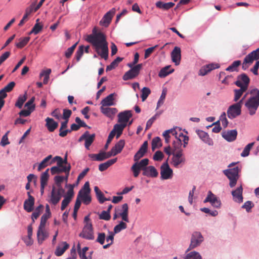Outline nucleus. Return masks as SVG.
<instances>
[{
	"mask_svg": "<svg viewBox=\"0 0 259 259\" xmlns=\"http://www.w3.org/2000/svg\"><path fill=\"white\" fill-rule=\"evenodd\" d=\"M85 40L92 44L97 53L105 60L108 57V43L105 35L101 32H97L96 28L93 30V34L87 35Z\"/></svg>",
	"mask_w": 259,
	"mask_h": 259,
	"instance_id": "obj_1",
	"label": "nucleus"
},
{
	"mask_svg": "<svg viewBox=\"0 0 259 259\" xmlns=\"http://www.w3.org/2000/svg\"><path fill=\"white\" fill-rule=\"evenodd\" d=\"M251 97L245 104L250 115H253L259 106V90L254 89L250 91Z\"/></svg>",
	"mask_w": 259,
	"mask_h": 259,
	"instance_id": "obj_2",
	"label": "nucleus"
},
{
	"mask_svg": "<svg viewBox=\"0 0 259 259\" xmlns=\"http://www.w3.org/2000/svg\"><path fill=\"white\" fill-rule=\"evenodd\" d=\"M240 169L238 166L234 167L223 170V173L229 179V186L231 188H233L237 184V180L239 179V172Z\"/></svg>",
	"mask_w": 259,
	"mask_h": 259,
	"instance_id": "obj_3",
	"label": "nucleus"
},
{
	"mask_svg": "<svg viewBox=\"0 0 259 259\" xmlns=\"http://www.w3.org/2000/svg\"><path fill=\"white\" fill-rule=\"evenodd\" d=\"M135 161V163L131 167V170L133 172L134 177L137 178L140 174L141 170L144 171L146 169L149 161L148 158H145L141 160L140 162H138V161Z\"/></svg>",
	"mask_w": 259,
	"mask_h": 259,
	"instance_id": "obj_4",
	"label": "nucleus"
},
{
	"mask_svg": "<svg viewBox=\"0 0 259 259\" xmlns=\"http://www.w3.org/2000/svg\"><path fill=\"white\" fill-rule=\"evenodd\" d=\"M242 100L239 102L230 106L227 110L228 116L230 119H233L240 115L241 113Z\"/></svg>",
	"mask_w": 259,
	"mask_h": 259,
	"instance_id": "obj_5",
	"label": "nucleus"
},
{
	"mask_svg": "<svg viewBox=\"0 0 259 259\" xmlns=\"http://www.w3.org/2000/svg\"><path fill=\"white\" fill-rule=\"evenodd\" d=\"M203 241V237L201 233L198 231L194 232L192 234L190 244L187 251L200 245Z\"/></svg>",
	"mask_w": 259,
	"mask_h": 259,
	"instance_id": "obj_6",
	"label": "nucleus"
},
{
	"mask_svg": "<svg viewBox=\"0 0 259 259\" xmlns=\"http://www.w3.org/2000/svg\"><path fill=\"white\" fill-rule=\"evenodd\" d=\"M79 236L88 240L94 239V231L91 223H87L83 227Z\"/></svg>",
	"mask_w": 259,
	"mask_h": 259,
	"instance_id": "obj_7",
	"label": "nucleus"
},
{
	"mask_svg": "<svg viewBox=\"0 0 259 259\" xmlns=\"http://www.w3.org/2000/svg\"><path fill=\"white\" fill-rule=\"evenodd\" d=\"M172 155L171 163L175 167L178 168L180 166L181 164L185 163V158L183 156L182 150H178L176 152H173Z\"/></svg>",
	"mask_w": 259,
	"mask_h": 259,
	"instance_id": "obj_8",
	"label": "nucleus"
},
{
	"mask_svg": "<svg viewBox=\"0 0 259 259\" xmlns=\"http://www.w3.org/2000/svg\"><path fill=\"white\" fill-rule=\"evenodd\" d=\"M142 67V64H139L133 67L125 73L122 77L123 79L124 80H128L135 78L139 75Z\"/></svg>",
	"mask_w": 259,
	"mask_h": 259,
	"instance_id": "obj_9",
	"label": "nucleus"
},
{
	"mask_svg": "<svg viewBox=\"0 0 259 259\" xmlns=\"http://www.w3.org/2000/svg\"><path fill=\"white\" fill-rule=\"evenodd\" d=\"M119 217L121 218L122 221L127 223L130 222L128 219V206L127 203L122 204L120 212L118 213L117 210H115V213L113 215V219L115 220Z\"/></svg>",
	"mask_w": 259,
	"mask_h": 259,
	"instance_id": "obj_10",
	"label": "nucleus"
},
{
	"mask_svg": "<svg viewBox=\"0 0 259 259\" xmlns=\"http://www.w3.org/2000/svg\"><path fill=\"white\" fill-rule=\"evenodd\" d=\"M161 179L167 180L171 179L172 177L173 171L170 168L167 162L163 163L160 166Z\"/></svg>",
	"mask_w": 259,
	"mask_h": 259,
	"instance_id": "obj_11",
	"label": "nucleus"
},
{
	"mask_svg": "<svg viewBox=\"0 0 259 259\" xmlns=\"http://www.w3.org/2000/svg\"><path fill=\"white\" fill-rule=\"evenodd\" d=\"M203 202L204 203L209 202L213 207L215 208H220L221 205V200L210 191H208L207 196Z\"/></svg>",
	"mask_w": 259,
	"mask_h": 259,
	"instance_id": "obj_12",
	"label": "nucleus"
},
{
	"mask_svg": "<svg viewBox=\"0 0 259 259\" xmlns=\"http://www.w3.org/2000/svg\"><path fill=\"white\" fill-rule=\"evenodd\" d=\"M250 82V79L245 73H242L238 76L237 80L235 82V84L237 87H242L247 89Z\"/></svg>",
	"mask_w": 259,
	"mask_h": 259,
	"instance_id": "obj_13",
	"label": "nucleus"
},
{
	"mask_svg": "<svg viewBox=\"0 0 259 259\" xmlns=\"http://www.w3.org/2000/svg\"><path fill=\"white\" fill-rule=\"evenodd\" d=\"M116 12V9L112 8L104 16L100 22L101 25L107 27L110 23L112 18Z\"/></svg>",
	"mask_w": 259,
	"mask_h": 259,
	"instance_id": "obj_14",
	"label": "nucleus"
},
{
	"mask_svg": "<svg viewBox=\"0 0 259 259\" xmlns=\"http://www.w3.org/2000/svg\"><path fill=\"white\" fill-rule=\"evenodd\" d=\"M132 113L131 110H126L120 112L118 115V122L120 123H124L127 125L130 118L132 117Z\"/></svg>",
	"mask_w": 259,
	"mask_h": 259,
	"instance_id": "obj_15",
	"label": "nucleus"
},
{
	"mask_svg": "<svg viewBox=\"0 0 259 259\" xmlns=\"http://www.w3.org/2000/svg\"><path fill=\"white\" fill-rule=\"evenodd\" d=\"M126 124L124 123H117L115 124L114 126L113 130L111 131L110 134H111L113 136L116 135V139H118L120 137L122 133V132L124 128L126 127Z\"/></svg>",
	"mask_w": 259,
	"mask_h": 259,
	"instance_id": "obj_16",
	"label": "nucleus"
},
{
	"mask_svg": "<svg viewBox=\"0 0 259 259\" xmlns=\"http://www.w3.org/2000/svg\"><path fill=\"white\" fill-rule=\"evenodd\" d=\"M49 237V233L46 230L45 227H38L37 237L38 242L41 244Z\"/></svg>",
	"mask_w": 259,
	"mask_h": 259,
	"instance_id": "obj_17",
	"label": "nucleus"
},
{
	"mask_svg": "<svg viewBox=\"0 0 259 259\" xmlns=\"http://www.w3.org/2000/svg\"><path fill=\"white\" fill-rule=\"evenodd\" d=\"M148 142L145 141L140 148L138 152L135 154L134 157V161H139V160L144 156L146 153L148 148Z\"/></svg>",
	"mask_w": 259,
	"mask_h": 259,
	"instance_id": "obj_18",
	"label": "nucleus"
},
{
	"mask_svg": "<svg viewBox=\"0 0 259 259\" xmlns=\"http://www.w3.org/2000/svg\"><path fill=\"white\" fill-rule=\"evenodd\" d=\"M181 49L178 47H175L171 53L172 61L176 65H179L180 63L181 58Z\"/></svg>",
	"mask_w": 259,
	"mask_h": 259,
	"instance_id": "obj_19",
	"label": "nucleus"
},
{
	"mask_svg": "<svg viewBox=\"0 0 259 259\" xmlns=\"http://www.w3.org/2000/svg\"><path fill=\"white\" fill-rule=\"evenodd\" d=\"M242 193L243 188L241 185L235 190L232 191L231 193L233 197L234 201L238 203L242 202L243 198Z\"/></svg>",
	"mask_w": 259,
	"mask_h": 259,
	"instance_id": "obj_20",
	"label": "nucleus"
},
{
	"mask_svg": "<svg viewBox=\"0 0 259 259\" xmlns=\"http://www.w3.org/2000/svg\"><path fill=\"white\" fill-rule=\"evenodd\" d=\"M100 110L103 114L111 118H113L118 111L115 108L104 107L103 106L100 107Z\"/></svg>",
	"mask_w": 259,
	"mask_h": 259,
	"instance_id": "obj_21",
	"label": "nucleus"
},
{
	"mask_svg": "<svg viewBox=\"0 0 259 259\" xmlns=\"http://www.w3.org/2000/svg\"><path fill=\"white\" fill-rule=\"evenodd\" d=\"M46 126L50 132H54L58 126V123L53 118L47 117L46 118Z\"/></svg>",
	"mask_w": 259,
	"mask_h": 259,
	"instance_id": "obj_22",
	"label": "nucleus"
},
{
	"mask_svg": "<svg viewBox=\"0 0 259 259\" xmlns=\"http://www.w3.org/2000/svg\"><path fill=\"white\" fill-rule=\"evenodd\" d=\"M61 197L62 196L59 193L56 192V188L53 187L51 191L49 202L54 205H56L60 201Z\"/></svg>",
	"mask_w": 259,
	"mask_h": 259,
	"instance_id": "obj_23",
	"label": "nucleus"
},
{
	"mask_svg": "<svg viewBox=\"0 0 259 259\" xmlns=\"http://www.w3.org/2000/svg\"><path fill=\"white\" fill-rule=\"evenodd\" d=\"M237 132L236 130H230L222 134L223 137L229 142L234 141L237 137Z\"/></svg>",
	"mask_w": 259,
	"mask_h": 259,
	"instance_id": "obj_24",
	"label": "nucleus"
},
{
	"mask_svg": "<svg viewBox=\"0 0 259 259\" xmlns=\"http://www.w3.org/2000/svg\"><path fill=\"white\" fill-rule=\"evenodd\" d=\"M143 175L149 177L156 178L158 176V172L154 166L150 165L147 166L143 172Z\"/></svg>",
	"mask_w": 259,
	"mask_h": 259,
	"instance_id": "obj_25",
	"label": "nucleus"
},
{
	"mask_svg": "<svg viewBox=\"0 0 259 259\" xmlns=\"http://www.w3.org/2000/svg\"><path fill=\"white\" fill-rule=\"evenodd\" d=\"M69 244L66 242H62L57 246L55 254L57 256L62 255L64 252L69 248Z\"/></svg>",
	"mask_w": 259,
	"mask_h": 259,
	"instance_id": "obj_26",
	"label": "nucleus"
},
{
	"mask_svg": "<svg viewBox=\"0 0 259 259\" xmlns=\"http://www.w3.org/2000/svg\"><path fill=\"white\" fill-rule=\"evenodd\" d=\"M196 133L199 137L205 143L209 145H212L213 144L212 140L209 138L207 133L201 130H197Z\"/></svg>",
	"mask_w": 259,
	"mask_h": 259,
	"instance_id": "obj_27",
	"label": "nucleus"
},
{
	"mask_svg": "<svg viewBox=\"0 0 259 259\" xmlns=\"http://www.w3.org/2000/svg\"><path fill=\"white\" fill-rule=\"evenodd\" d=\"M52 155H49L47 157H46L45 159H44L39 164L37 170L38 171H40L42 169L46 167L47 166L51 165L53 163Z\"/></svg>",
	"mask_w": 259,
	"mask_h": 259,
	"instance_id": "obj_28",
	"label": "nucleus"
},
{
	"mask_svg": "<svg viewBox=\"0 0 259 259\" xmlns=\"http://www.w3.org/2000/svg\"><path fill=\"white\" fill-rule=\"evenodd\" d=\"M245 61H247L252 63L254 60L259 59V48L256 49L255 50L252 51L246 56Z\"/></svg>",
	"mask_w": 259,
	"mask_h": 259,
	"instance_id": "obj_29",
	"label": "nucleus"
},
{
	"mask_svg": "<svg viewBox=\"0 0 259 259\" xmlns=\"http://www.w3.org/2000/svg\"><path fill=\"white\" fill-rule=\"evenodd\" d=\"M71 169L70 164H68V167H60L57 166H53L51 168V173L52 175L59 174L62 172H68Z\"/></svg>",
	"mask_w": 259,
	"mask_h": 259,
	"instance_id": "obj_30",
	"label": "nucleus"
},
{
	"mask_svg": "<svg viewBox=\"0 0 259 259\" xmlns=\"http://www.w3.org/2000/svg\"><path fill=\"white\" fill-rule=\"evenodd\" d=\"M114 94H111L103 99L101 102V106L104 107L114 105Z\"/></svg>",
	"mask_w": 259,
	"mask_h": 259,
	"instance_id": "obj_31",
	"label": "nucleus"
},
{
	"mask_svg": "<svg viewBox=\"0 0 259 259\" xmlns=\"http://www.w3.org/2000/svg\"><path fill=\"white\" fill-rule=\"evenodd\" d=\"M89 194L90 193L82 192V190H80L78 192L77 196L82 201L84 204L88 205L91 201V197Z\"/></svg>",
	"mask_w": 259,
	"mask_h": 259,
	"instance_id": "obj_32",
	"label": "nucleus"
},
{
	"mask_svg": "<svg viewBox=\"0 0 259 259\" xmlns=\"http://www.w3.org/2000/svg\"><path fill=\"white\" fill-rule=\"evenodd\" d=\"M34 199L30 197V199H26L24 202V209L27 212H30L33 209L34 204Z\"/></svg>",
	"mask_w": 259,
	"mask_h": 259,
	"instance_id": "obj_33",
	"label": "nucleus"
},
{
	"mask_svg": "<svg viewBox=\"0 0 259 259\" xmlns=\"http://www.w3.org/2000/svg\"><path fill=\"white\" fill-rule=\"evenodd\" d=\"M94 191L96 193L97 197L100 203H104L105 201L110 200L109 198H106L104 197L103 193L100 191L98 187L95 186L94 187Z\"/></svg>",
	"mask_w": 259,
	"mask_h": 259,
	"instance_id": "obj_34",
	"label": "nucleus"
},
{
	"mask_svg": "<svg viewBox=\"0 0 259 259\" xmlns=\"http://www.w3.org/2000/svg\"><path fill=\"white\" fill-rule=\"evenodd\" d=\"M125 145V141L124 140H120L114 147H112V149L113 151L115 152V154L117 155L118 153H120L124 146Z\"/></svg>",
	"mask_w": 259,
	"mask_h": 259,
	"instance_id": "obj_35",
	"label": "nucleus"
},
{
	"mask_svg": "<svg viewBox=\"0 0 259 259\" xmlns=\"http://www.w3.org/2000/svg\"><path fill=\"white\" fill-rule=\"evenodd\" d=\"M27 98V93L25 92L23 95H20L18 98V99L15 103V106L20 109L22 107L24 103L26 101Z\"/></svg>",
	"mask_w": 259,
	"mask_h": 259,
	"instance_id": "obj_36",
	"label": "nucleus"
},
{
	"mask_svg": "<svg viewBox=\"0 0 259 259\" xmlns=\"http://www.w3.org/2000/svg\"><path fill=\"white\" fill-rule=\"evenodd\" d=\"M95 138V134L90 135L88 132V134L86 135L85 138L84 146L87 149H89L90 146L92 145Z\"/></svg>",
	"mask_w": 259,
	"mask_h": 259,
	"instance_id": "obj_37",
	"label": "nucleus"
},
{
	"mask_svg": "<svg viewBox=\"0 0 259 259\" xmlns=\"http://www.w3.org/2000/svg\"><path fill=\"white\" fill-rule=\"evenodd\" d=\"M122 60V58H120L119 57H117L113 61L111 62L109 65L107 66L106 69V71L107 72L114 69L118 66V63H120Z\"/></svg>",
	"mask_w": 259,
	"mask_h": 259,
	"instance_id": "obj_38",
	"label": "nucleus"
},
{
	"mask_svg": "<svg viewBox=\"0 0 259 259\" xmlns=\"http://www.w3.org/2000/svg\"><path fill=\"white\" fill-rule=\"evenodd\" d=\"M30 40V37H21L19 39V42L16 43V46L19 49H22L25 47Z\"/></svg>",
	"mask_w": 259,
	"mask_h": 259,
	"instance_id": "obj_39",
	"label": "nucleus"
},
{
	"mask_svg": "<svg viewBox=\"0 0 259 259\" xmlns=\"http://www.w3.org/2000/svg\"><path fill=\"white\" fill-rule=\"evenodd\" d=\"M170 66H166L162 68L159 72L158 75L160 77H164L172 73L174 71V69L169 70Z\"/></svg>",
	"mask_w": 259,
	"mask_h": 259,
	"instance_id": "obj_40",
	"label": "nucleus"
},
{
	"mask_svg": "<svg viewBox=\"0 0 259 259\" xmlns=\"http://www.w3.org/2000/svg\"><path fill=\"white\" fill-rule=\"evenodd\" d=\"M126 222L121 221L118 225H116L114 228V232L115 234L118 233L121 230H124L127 228Z\"/></svg>",
	"mask_w": 259,
	"mask_h": 259,
	"instance_id": "obj_41",
	"label": "nucleus"
},
{
	"mask_svg": "<svg viewBox=\"0 0 259 259\" xmlns=\"http://www.w3.org/2000/svg\"><path fill=\"white\" fill-rule=\"evenodd\" d=\"M49 169L48 168L44 172L40 177V185L46 186L47 185L48 181L49 179Z\"/></svg>",
	"mask_w": 259,
	"mask_h": 259,
	"instance_id": "obj_42",
	"label": "nucleus"
},
{
	"mask_svg": "<svg viewBox=\"0 0 259 259\" xmlns=\"http://www.w3.org/2000/svg\"><path fill=\"white\" fill-rule=\"evenodd\" d=\"M51 72V69H48L46 70H43L40 73V77H41L42 76H44V78L43 80V83L45 84H46L48 83L49 79V76Z\"/></svg>",
	"mask_w": 259,
	"mask_h": 259,
	"instance_id": "obj_43",
	"label": "nucleus"
},
{
	"mask_svg": "<svg viewBox=\"0 0 259 259\" xmlns=\"http://www.w3.org/2000/svg\"><path fill=\"white\" fill-rule=\"evenodd\" d=\"M240 88V89H236L234 90L235 97L234 100V101H237L242 95L243 93L245 92L247 89L242 88V87H239Z\"/></svg>",
	"mask_w": 259,
	"mask_h": 259,
	"instance_id": "obj_44",
	"label": "nucleus"
},
{
	"mask_svg": "<svg viewBox=\"0 0 259 259\" xmlns=\"http://www.w3.org/2000/svg\"><path fill=\"white\" fill-rule=\"evenodd\" d=\"M241 64V61L237 60L233 62V63L226 68L227 71H237V68Z\"/></svg>",
	"mask_w": 259,
	"mask_h": 259,
	"instance_id": "obj_45",
	"label": "nucleus"
},
{
	"mask_svg": "<svg viewBox=\"0 0 259 259\" xmlns=\"http://www.w3.org/2000/svg\"><path fill=\"white\" fill-rule=\"evenodd\" d=\"M161 146V139L159 137H157L153 139L152 141V150L154 151L156 148Z\"/></svg>",
	"mask_w": 259,
	"mask_h": 259,
	"instance_id": "obj_46",
	"label": "nucleus"
},
{
	"mask_svg": "<svg viewBox=\"0 0 259 259\" xmlns=\"http://www.w3.org/2000/svg\"><path fill=\"white\" fill-rule=\"evenodd\" d=\"M185 259H202V257L198 252L192 251L186 255Z\"/></svg>",
	"mask_w": 259,
	"mask_h": 259,
	"instance_id": "obj_47",
	"label": "nucleus"
},
{
	"mask_svg": "<svg viewBox=\"0 0 259 259\" xmlns=\"http://www.w3.org/2000/svg\"><path fill=\"white\" fill-rule=\"evenodd\" d=\"M68 187V190L67 192L66 195L65 196L64 198H66L67 199H69V200H71L72 197L74 196V185L69 184L68 185H66Z\"/></svg>",
	"mask_w": 259,
	"mask_h": 259,
	"instance_id": "obj_48",
	"label": "nucleus"
},
{
	"mask_svg": "<svg viewBox=\"0 0 259 259\" xmlns=\"http://www.w3.org/2000/svg\"><path fill=\"white\" fill-rule=\"evenodd\" d=\"M38 21H39L38 19L36 20V22L37 23L33 26V28L32 29V30L30 32V34L34 33L35 34H37L42 29V25H40V24H39L38 23Z\"/></svg>",
	"mask_w": 259,
	"mask_h": 259,
	"instance_id": "obj_49",
	"label": "nucleus"
},
{
	"mask_svg": "<svg viewBox=\"0 0 259 259\" xmlns=\"http://www.w3.org/2000/svg\"><path fill=\"white\" fill-rule=\"evenodd\" d=\"M141 98L142 101H144L151 93V91L149 88L147 87H144L141 91Z\"/></svg>",
	"mask_w": 259,
	"mask_h": 259,
	"instance_id": "obj_50",
	"label": "nucleus"
},
{
	"mask_svg": "<svg viewBox=\"0 0 259 259\" xmlns=\"http://www.w3.org/2000/svg\"><path fill=\"white\" fill-rule=\"evenodd\" d=\"M253 145H254L253 142L249 143L248 145H247L241 154V156H242V157L247 156L249 155V151H250L251 148L253 146Z\"/></svg>",
	"mask_w": 259,
	"mask_h": 259,
	"instance_id": "obj_51",
	"label": "nucleus"
},
{
	"mask_svg": "<svg viewBox=\"0 0 259 259\" xmlns=\"http://www.w3.org/2000/svg\"><path fill=\"white\" fill-rule=\"evenodd\" d=\"M35 100V97H32L25 104V107H26L27 109H29L32 111H33L35 109V105L33 104V102Z\"/></svg>",
	"mask_w": 259,
	"mask_h": 259,
	"instance_id": "obj_52",
	"label": "nucleus"
},
{
	"mask_svg": "<svg viewBox=\"0 0 259 259\" xmlns=\"http://www.w3.org/2000/svg\"><path fill=\"white\" fill-rule=\"evenodd\" d=\"M53 163L55 162V161L57 162V166H59L60 167H68V165H64L63 163V158L60 156H55L53 159Z\"/></svg>",
	"mask_w": 259,
	"mask_h": 259,
	"instance_id": "obj_53",
	"label": "nucleus"
},
{
	"mask_svg": "<svg viewBox=\"0 0 259 259\" xmlns=\"http://www.w3.org/2000/svg\"><path fill=\"white\" fill-rule=\"evenodd\" d=\"M173 148L174 150L173 152H176L180 150L179 148L181 147L182 141L180 138H176V140L173 142Z\"/></svg>",
	"mask_w": 259,
	"mask_h": 259,
	"instance_id": "obj_54",
	"label": "nucleus"
},
{
	"mask_svg": "<svg viewBox=\"0 0 259 259\" xmlns=\"http://www.w3.org/2000/svg\"><path fill=\"white\" fill-rule=\"evenodd\" d=\"M50 217L51 215H50L49 214H44L41 217L39 227H45L46 222L48 219L50 218Z\"/></svg>",
	"mask_w": 259,
	"mask_h": 259,
	"instance_id": "obj_55",
	"label": "nucleus"
},
{
	"mask_svg": "<svg viewBox=\"0 0 259 259\" xmlns=\"http://www.w3.org/2000/svg\"><path fill=\"white\" fill-rule=\"evenodd\" d=\"M84 47L80 46L79 47L77 51L76 52L75 57L77 61H79L83 54Z\"/></svg>",
	"mask_w": 259,
	"mask_h": 259,
	"instance_id": "obj_56",
	"label": "nucleus"
},
{
	"mask_svg": "<svg viewBox=\"0 0 259 259\" xmlns=\"http://www.w3.org/2000/svg\"><path fill=\"white\" fill-rule=\"evenodd\" d=\"M84 47L80 46L79 47L77 51L76 52L75 57L77 61H79L83 54Z\"/></svg>",
	"mask_w": 259,
	"mask_h": 259,
	"instance_id": "obj_57",
	"label": "nucleus"
},
{
	"mask_svg": "<svg viewBox=\"0 0 259 259\" xmlns=\"http://www.w3.org/2000/svg\"><path fill=\"white\" fill-rule=\"evenodd\" d=\"M106 235L104 233H99L98 234L96 242L99 243L101 245H103L104 243Z\"/></svg>",
	"mask_w": 259,
	"mask_h": 259,
	"instance_id": "obj_58",
	"label": "nucleus"
},
{
	"mask_svg": "<svg viewBox=\"0 0 259 259\" xmlns=\"http://www.w3.org/2000/svg\"><path fill=\"white\" fill-rule=\"evenodd\" d=\"M111 216L110 215V213L108 211H103L99 215V219L101 220H104L105 221H108L110 219Z\"/></svg>",
	"mask_w": 259,
	"mask_h": 259,
	"instance_id": "obj_59",
	"label": "nucleus"
},
{
	"mask_svg": "<svg viewBox=\"0 0 259 259\" xmlns=\"http://www.w3.org/2000/svg\"><path fill=\"white\" fill-rule=\"evenodd\" d=\"M77 43L74 44L71 47L69 48L65 52V55L66 58H69L72 55L74 52Z\"/></svg>",
	"mask_w": 259,
	"mask_h": 259,
	"instance_id": "obj_60",
	"label": "nucleus"
},
{
	"mask_svg": "<svg viewBox=\"0 0 259 259\" xmlns=\"http://www.w3.org/2000/svg\"><path fill=\"white\" fill-rule=\"evenodd\" d=\"M200 210L201 211L205 212L206 213H209L211 216H213V217H215L218 214V211H217V210L211 211L209 208H206V207L201 208L200 209Z\"/></svg>",
	"mask_w": 259,
	"mask_h": 259,
	"instance_id": "obj_61",
	"label": "nucleus"
},
{
	"mask_svg": "<svg viewBox=\"0 0 259 259\" xmlns=\"http://www.w3.org/2000/svg\"><path fill=\"white\" fill-rule=\"evenodd\" d=\"M158 47L157 45H156L154 47L149 48L147 49L145 51L144 58L146 59L148 58L150 55L154 52L155 49Z\"/></svg>",
	"mask_w": 259,
	"mask_h": 259,
	"instance_id": "obj_62",
	"label": "nucleus"
},
{
	"mask_svg": "<svg viewBox=\"0 0 259 259\" xmlns=\"http://www.w3.org/2000/svg\"><path fill=\"white\" fill-rule=\"evenodd\" d=\"M163 154L160 151H156L153 155V159L155 161H161L163 158Z\"/></svg>",
	"mask_w": 259,
	"mask_h": 259,
	"instance_id": "obj_63",
	"label": "nucleus"
},
{
	"mask_svg": "<svg viewBox=\"0 0 259 259\" xmlns=\"http://www.w3.org/2000/svg\"><path fill=\"white\" fill-rule=\"evenodd\" d=\"M254 205L251 201H247L244 203L242 207L245 209L247 212H249Z\"/></svg>",
	"mask_w": 259,
	"mask_h": 259,
	"instance_id": "obj_64",
	"label": "nucleus"
}]
</instances>
